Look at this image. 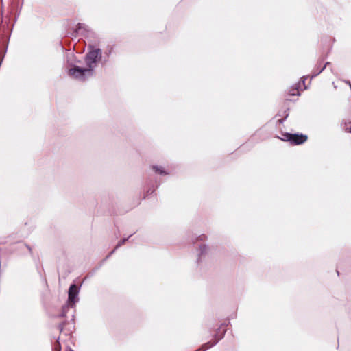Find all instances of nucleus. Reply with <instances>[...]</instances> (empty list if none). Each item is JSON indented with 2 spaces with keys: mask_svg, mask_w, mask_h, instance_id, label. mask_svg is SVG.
I'll return each instance as SVG.
<instances>
[{
  "mask_svg": "<svg viewBox=\"0 0 351 351\" xmlns=\"http://www.w3.org/2000/svg\"><path fill=\"white\" fill-rule=\"evenodd\" d=\"M88 48L89 51L85 58L88 68H80L75 66L69 71L70 76L80 81H84L86 77L93 75V70L101 57V51L99 49H95L91 45Z\"/></svg>",
  "mask_w": 351,
  "mask_h": 351,
  "instance_id": "1",
  "label": "nucleus"
},
{
  "mask_svg": "<svg viewBox=\"0 0 351 351\" xmlns=\"http://www.w3.org/2000/svg\"><path fill=\"white\" fill-rule=\"evenodd\" d=\"M75 32L77 35H84L86 32H88V27L84 23H79Z\"/></svg>",
  "mask_w": 351,
  "mask_h": 351,
  "instance_id": "4",
  "label": "nucleus"
},
{
  "mask_svg": "<svg viewBox=\"0 0 351 351\" xmlns=\"http://www.w3.org/2000/svg\"><path fill=\"white\" fill-rule=\"evenodd\" d=\"M280 123H282L283 122V119H279L278 121Z\"/></svg>",
  "mask_w": 351,
  "mask_h": 351,
  "instance_id": "15",
  "label": "nucleus"
},
{
  "mask_svg": "<svg viewBox=\"0 0 351 351\" xmlns=\"http://www.w3.org/2000/svg\"><path fill=\"white\" fill-rule=\"evenodd\" d=\"M306 79H307V77H306V76H303V77L301 78V80H302V84H303L304 85V82H305V80H306Z\"/></svg>",
  "mask_w": 351,
  "mask_h": 351,
  "instance_id": "12",
  "label": "nucleus"
},
{
  "mask_svg": "<svg viewBox=\"0 0 351 351\" xmlns=\"http://www.w3.org/2000/svg\"><path fill=\"white\" fill-rule=\"evenodd\" d=\"M153 169L155 170V171L159 174H164L166 175L167 173L160 167L158 166H153Z\"/></svg>",
  "mask_w": 351,
  "mask_h": 351,
  "instance_id": "6",
  "label": "nucleus"
},
{
  "mask_svg": "<svg viewBox=\"0 0 351 351\" xmlns=\"http://www.w3.org/2000/svg\"><path fill=\"white\" fill-rule=\"evenodd\" d=\"M328 63L327 62L317 73H315L312 75L311 77H314L315 76H317L318 74H319L324 69L325 67L326 66V65L328 64Z\"/></svg>",
  "mask_w": 351,
  "mask_h": 351,
  "instance_id": "9",
  "label": "nucleus"
},
{
  "mask_svg": "<svg viewBox=\"0 0 351 351\" xmlns=\"http://www.w3.org/2000/svg\"><path fill=\"white\" fill-rule=\"evenodd\" d=\"M280 138L285 141H290L291 144L300 145L307 140V136L303 134L284 133L282 134V137Z\"/></svg>",
  "mask_w": 351,
  "mask_h": 351,
  "instance_id": "2",
  "label": "nucleus"
},
{
  "mask_svg": "<svg viewBox=\"0 0 351 351\" xmlns=\"http://www.w3.org/2000/svg\"><path fill=\"white\" fill-rule=\"evenodd\" d=\"M60 330L61 332L63 331V330H64L63 324H60Z\"/></svg>",
  "mask_w": 351,
  "mask_h": 351,
  "instance_id": "13",
  "label": "nucleus"
},
{
  "mask_svg": "<svg viewBox=\"0 0 351 351\" xmlns=\"http://www.w3.org/2000/svg\"><path fill=\"white\" fill-rule=\"evenodd\" d=\"M215 343H216V342H215L213 343H205L200 348L197 349L195 351H205L207 349H208V348H211L212 346H213V345L215 344Z\"/></svg>",
  "mask_w": 351,
  "mask_h": 351,
  "instance_id": "5",
  "label": "nucleus"
},
{
  "mask_svg": "<svg viewBox=\"0 0 351 351\" xmlns=\"http://www.w3.org/2000/svg\"><path fill=\"white\" fill-rule=\"evenodd\" d=\"M78 289L75 284H72L69 289V302L74 305L78 301Z\"/></svg>",
  "mask_w": 351,
  "mask_h": 351,
  "instance_id": "3",
  "label": "nucleus"
},
{
  "mask_svg": "<svg viewBox=\"0 0 351 351\" xmlns=\"http://www.w3.org/2000/svg\"><path fill=\"white\" fill-rule=\"evenodd\" d=\"M53 351H61V346L58 340L56 341L53 346Z\"/></svg>",
  "mask_w": 351,
  "mask_h": 351,
  "instance_id": "7",
  "label": "nucleus"
},
{
  "mask_svg": "<svg viewBox=\"0 0 351 351\" xmlns=\"http://www.w3.org/2000/svg\"><path fill=\"white\" fill-rule=\"evenodd\" d=\"M206 249H207V247L204 245L200 246L201 254H204L206 252Z\"/></svg>",
  "mask_w": 351,
  "mask_h": 351,
  "instance_id": "10",
  "label": "nucleus"
},
{
  "mask_svg": "<svg viewBox=\"0 0 351 351\" xmlns=\"http://www.w3.org/2000/svg\"><path fill=\"white\" fill-rule=\"evenodd\" d=\"M346 130L348 132H351V127H350V128H347L346 129Z\"/></svg>",
  "mask_w": 351,
  "mask_h": 351,
  "instance_id": "14",
  "label": "nucleus"
},
{
  "mask_svg": "<svg viewBox=\"0 0 351 351\" xmlns=\"http://www.w3.org/2000/svg\"><path fill=\"white\" fill-rule=\"evenodd\" d=\"M128 239H128H123L121 242L119 243L117 245V246H116V247H115V248L117 249V248H118L119 247H120V246H121L122 244H123V243H125Z\"/></svg>",
  "mask_w": 351,
  "mask_h": 351,
  "instance_id": "11",
  "label": "nucleus"
},
{
  "mask_svg": "<svg viewBox=\"0 0 351 351\" xmlns=\"http://www.w3.org/2000/svg\"><path fill=\"white\" fill-rule=\"evenodd\" d=\"M289 94L291 95H299L300 93H299V90H298V87L290 90Z\"/></svg>",
  "mask_w": 351,
  "mask_h": 351,
  "instance_id": "8",
  "label": "nucleus"
}]
</instances>
